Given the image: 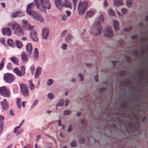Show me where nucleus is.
I'll list each match as a JSON object with an SVG mask.
<instances>
[{
	"label": "nucleus",
	"instance_id": "1",
	"mask_svg": "<svg viewBox=\"0 0 148 148\" xmlns=\"http://www.w3.org/2000/svg\"><path fill=\"white\" fill-rule=\"evenodd\" d=\"M104 18L102 14L99 15L96 18L94 22L93 27L95 30L94 34L97 36L101 34L102 31L101 24L104 23Z\"/></svg>",
	"mask_w": 148,
	"mask_h": 148
},
{
	"label": "nucleus",
	"instance_id": "2",
	"mask_svg": "<svg viewBox=\"0 0 148 148\" xmlns=\"http://www.w3.org/2000/svg\"><path fill=\"white\" fill-rule=\"evenodd\" d=\"M39 0H34L35 6L39 9H50L51 5L49 0H40V2L38 3Z\"/></svg>",
	"mask_w": 148,
	"mask_h": 148
},
{
	"label": "nucleus",
	"instance_id": "3",
	"mask_svg": "<svg viewBox=\"0 0 148 148\" xmlns=\"http://www.w3.org/2000/svg\"><path fill=\"white\" fill-rule=\"evenodd\" d=\"M8 25L12 27L14 33L18 36L23 35V31L21 29V26L15 22H10L8 23Z\"/></svg>",
	"mask_w": 148,
	"mask_h": 148
},
{
	"label": "nucleus",
	"instance_id": "4",
	"mask_svg": "<svg viewBox=\"0 0 148 148\" xmlns=\"http://www.w3.org/2000/svg\"><path fill=\"white\" fill-rule=\"evenodd\" d=\"M26 12L29 15L31 16L36 20L43 23L44 21L43 18L38 13L34 10H26Z\"/></svg>",
	"mask_w": 148,
	"mask_h": 148
},
{
	"label": "nucleus",
	"instance_id": "5",
	"mask_svg": "<svg viewBox=\"0 0 148 148\" xmlns=\"http://www.w3.org/2000/svg\"><path fill=\"white\" fill-rule=\"evenodd\" d=\"M21 91L22 95L25 97L29 96V92L28 87L25 84H21L20 85Z\"/></svg>",
	"mask_w": 148,
	"mask_h": 148
},
{
	"label": "nucleus",
	"instance_id": "6",
	"mask_svg": "<svg viewBox=\"0 0 148 148\" xmlns=\"http://www.w3.org/2000/svg\"><path fill=\"white\" fill-rule=\"evenodd\" d=\"M3 79L6 82L10 83L13 82L15 79V77L12 74L7 73L4 74Z\"/></svg>",
	"mask_w": 148,
	"mask_h": 148
},
{
	"label": "nucleus",
	"instance_id": "7",
	"mask_svg": "<svg viewBox=\"0 0 148 148\" xmlns=\"http://www.w3.org/2000/svg\"><path fill=\"white\" fill-rule=\"evenodd\" d=\"M104 35L107 37H111L114 34V32L112 28L111 27H106L103 32Z\"/></svg>",
	"mask_w": 148,
	"mask_h": 148
},
{
	"label": "nucleus",
	"instance_id": "8",
	"mask_svg": "<svg viewBox=\"0 0 148 148\" xmlns=\"http://www.w3.org/2000/svg\"><path fill=\"white\" fill-rule=\"evenodd\" d=\"M0 94L4 97L8 98L10 97L9 90L5 86L0 87Z\"/></svg>",
	"mask_w": 148,
	"mask_h": 148
},
{
	"label": "nucleus",
	"instance_id": "9",
	"mask_svg": "<svg viewBox=\"0 0 148 148\" xmlns=\"http://www.w3.org/2000/svg\"><path fill=\"white\" fill-rule=\"evenodd\" d=\"M88 6V2L86 1H80L78 5V9H86Z\"/></svg>",
	"mask_w": 148,
	"mask_h": 148
},
{
	"label": "nucleus",
	"instance_id": "10",
	"mask_svg": "<svg viewBox=\"0 0 148 148\" xmlns=\"http://www.w3.org/2000/svg\"><path fill=\"white\" fill-rule=\"evenodd\" d=\"M49 29L46 27L44 28L42 30V38L45 40L47 39L49 36Z\"/></svg>",
	"mask_w": 148,
	"mask_h": 148
},
{
	"label": "nucleus",
	"instance_id": "11",
	"mask_svg": "<svg viewBox=\"0 0 148 148\" xmlns=\"http://www.w3.org/2000/svg\"><path fill=\"white\" fill-rule=\"evenodd\" d=\"M22 23L23 27L27 29H31L34 27L33 26H31L27 21L25 20H23Z\"/></svg>",
	"mask_w": 148,
	"mask_h": 148
},
{
	"label": "nucleus",
	"instance_id": "12",
	"mask_svg": "<svg viewBox=\"0 0 148 148\" xmlns=\"http://www.w3.org/2000/svg\"><path fill=\"white\" fill-rule=\"evenodd\" d=\"M31 38L34 41L37 42L38 41V38L37 36V33L36 31H33L31 32L30 35Z\"/></svg>",
	"mask_w": 148,
	"mask_h": 148
},
{
	"label": "nucleus",
	"instance_id": "13",
	"mask_svg": "<svg viewBox=\"0 0 148 148\" xmlns=\"http://www.w3.org/2000/svg\"><path fill=\"white\" fill-rule=\"evenodd\" d=\"M25 15L24 13L21 11H19L14 13L11 15V16L13 18L21 17Z\"/></svg>",
	"mask_w": 148,
	"mask_h": 148
},
{
	"label": "nucleus",
	"instance_id": "14",
	"mask_svg": "<svg viewBox=\"0 0 148 148\" xmlns=\"http://www.w3.org/2000/svg\"><path fill=\"white\" fill-rule=\"evenodd\" d=\"M2 33L3 34L10 36L12 35V32L10 29L9 28H3L2 29Z\"/></svg>",
	"mask_w": 148,
	"mask_h": 148
},
{
	"label": "nucleus",
	"instance_id": "15",
	"mask_svg": "<svg viewBox=\"0 0 148 148\" xmlns=\"http://www.w3.org/2000/svg\"><path fill=\"white\" fill-rule=\"evenodd\" d=\"M1 104L2 110H6L8 109L9 105L5 99H4L1 102Z\"/></svg>",
	"mask_w": 148,
	"mask_h": 148
},
{
	"label": "nucleus",
	"instance_id": "16",
	"mask_svg": "<svg viewBox=\"0 0 148 148\" xmlns=\"http://www.w3.org/2000/svg\"><path fill=\"white\" fill-rule=\"evenodd\" d=\"M114 6L117 7H119L123 4L122 0H113Z\"/></svg>",
	"mask_w": 148,
	"mask_h": 148
},
{
	"label": "nucleus",
	"instance_id": "17",
	"mask_svg": "<svg viewBox=\"0 0 148 148\" xmlns=\"http://www.w3.org/2000/svg\"><path fill=\"white\" fill-rule=\"evenodd\" d=\"M26 49L28 55H30L32 54V46L31 43H28L27 44Z\"/></svg>",
	"mask_w": 148,
	"mask_h": 148
},
{
	"label": "nucleus",
	"instance_id": "18",
	"mask_svg": "<svg viewBox=\"0 0 148 148\" xmlns=\"http://www.w3.org/2000/svg\"><path fill=\"white\" fill-rule=\"evenodd\" d=\"M21 127L19 126L16 127L14 130V132L15 133L16 135L18 136L21 134L23 131V129H21Z\"/></svg>",
	"mask_w": 148,
	"mask_h": 148
},
{
	"label": "nucleus",
	"instance_id": "19",
	"mask_svg": "<svg viewBox=\"0 0 148 148\" xmlns=\"http://www.w3.org/2000/svg\"><path fill=\"white\" fill-rule=\"evenodd\" d=\"M62 6L69 9L72 8V4L68 0H64V3L63 4Z\"/></svg>",
	"mask_w": 148,
	"mask_h": 148
},
{
	"label": "nucleus",
	"instance_id": "20",
	"mask_svg": "<svg viewBox=\"0 0 148 148\" xmlns=\"http://www.w3.org/2000/svg\"><path fill=\"white\" fill-rule=\"evenodd\" d=\"M27 55L25 52H23L21 54V58L23 62H26L28 61Z\"/></svg>",
	"mask_w": 148,
	"mask_h": 148
},
{
	"label": "nucleus",
	"instance_id": "21",
	"mask_svg": "<svg viewBox=\"0 0 148 148\" xmlns=\"http://www.w3.org/2000/svg\"><path fill=\"white\" fill-rule=\"evenodd\" d=\"M113 25L115 30H118L119 29V23L116 20H114L113 21Z\"/></svg>",
	"mask_w": 148,
	"mask_h": 148
},
{
	"label": "nucleus",
	"instance_id": "22",
	"mask_svg": "<svg viewBox=\"0 0 148 148\" xmlns=\"http://www.w3.org/2000/svg\"><path fill=\"white\" fill-rule=\"evenodd\" d=\"M39 53L38 49L35 48L34 51V60H37L38 59Z\"/></svg>",
	"mask_w": 148,
	"mask_h": 148
},
{
	"label": "nucleus",
	"instance_id": "23",
	"mask_svg": "<svg viewBox=\"0 0 148 148\" xmlns=\"http://www.w3.org/2000/svg\"><path fill=\"white\" fill-rule=\"evenodd\" d=\"M41 70V68L40 67H39L37 68L35 75V78H38L40 74V72Z\"/></svg>",
	"mask_w": 148,
	"mask_h": 148
},
{
	"label": "nucleus",
	"instance_id": "24",
	"mask_svg": "<svg viewBox=\"0 0 148 148\" xmlns=\"http://www.w3.org/2000/svg\"><path fill=\"white\" fill-rule=\"evenodd\" d=\"M95 11L93 10H91L88 11L86 13V18H87V16H88L89 17H91L95 14Z\"/></svg>",
	"mask_w": 148,
	"mask_h": 148
},
{
	"label": "nucleus",
	"instance_id": "25",
	"mask_svg": "<svg viewBox=\"0 0 148 148\" xmlns=\"http://www.w3.org/2000/svg\"><path fill=\"white\" fill-rule=\"evenodd\" d=\"M4 117L2 116H0V133H1L3 130V124L2 120H4Z\"/></svg>",
	"mask_w": 148,
	"mask_h": 148
},
{
	"label": "nucleus",
	"instance_id": "26",
	"mask_svg": "<svg viewBox=\"0 0 148 148\" xmlns=\"http://www.w3.org/2000/svg\"><path fill=\"white\" fill-rule=\"evenodd\" d=\"M13 71L14 73L19 76L22 77L24 76L23 75L21 74V71L18 68H14L13 69Z\"/></svg>",
	"mask_w": 148,
	"mask_h": 148
},
{
	"label": "nucleus",
	"instance_id": "27",
	"mask_svg": "<svg viewBox=\"0 0 148 148\" xmlns=\"http://www.w3.org/2000/svg\"><path fill=\"white\" fill-rule=\"evenodd\" d=\"M56 5L57 7L62 6L63 1L62 0H55Z\"/></svg>",
	"mask_w": 148,
	"mask_h": 148
},
{
	"label": "nucleus",
	"instance_id": "28",
	"mask_svg": "<svg viewBox=\"0 0 148 148\" xmlns=\"http://www.w3.org/2000/svg\"><path fill=\"white\" fill-rule=\"evenodd\" d=\"M29 87L30 90H34L35 86L33 84L32 79H30L29 81Z\"/></svg>",
	"mask_w": 148,
	"mask_h": 148
},
{
	"label": "nucleus",
	"instance_id": "29",
	"mask_svg": "<svg viewBox=\"0 0 148 148\" xmlns=\"http://www.w3.org/2000/svg\"><path fill=\"white\" fill-rule=\"evenodd\" d=\"M72 39V37L71 35L70 34H68L65 38V42L66 43H69L70 42Z\"/></svg>",
	"mask_w": 148,
	"mask_h": 148
},
{
	"label": "nucleus",
	"instance_id": "30",
	"mask_svg": "<svg viewBox=\"0 0 148 148\" xmlns=\"http://www.w3.org/2000/svg\"><path fill=\"white\" fill-rule=\"evenodd\" d=\"M10 60L13 62V63L15 64H18V59L15 57H13L10 58Z\"/></svg>",
	"mask_w": 148,
	"mask_h": 148
},
{
	"label": "nucleus",
	"instance_id": "31",
	"mask_svg": "<svg viewBox=\"0 0 148 148\" xmlns=\"http://www.w3.org/2000/svg\"><path fill=\"white\" fill-rule=\"evenodd\" d=\"M7 43L8 44L12 47H14L15 46L14 43H13L12 40L11 39H8L7 40Z\"/></svg>",
	"mask_w": 148,
	"mask_h": 148
},
{
	"label": "nucleus",
	"instance_id": "32",
	"mask_svg": "<svg viewBox=\"0 0 148 148\" xmlns=\"http://www.w3.org/2000/svg\"><path fill=\"white\" fill-rule=\"evenodd\" d=\"M15 43L16 46L18 48L21 49L22 47V44L20 41L16 40L15 41Z\"/></svg>",
	"mask_w": 148,
	"mask_h": 148
},
{
	"label": "nucleus",
	"instance_id": "33",
	"mask_svg": "<svg viewBox=\"0 0 148 148\" xmlns=\"http://www.w3.org/2000/svg\"><path fill=\"white\" fill-rule=\"evenodd\" d=\"M21 98H17L16 99V102L18 108L21 109Z\"/></svg>",
	"mask_w": 148,
	"mask_h": 148
},
{
	"label": "nucleus",
	"instance_id": "34",
	"mask_svg": "<svg viewBox=\"0 0 148 148\" xmlns=\"http://www.w3.org/2000/svg\"><path fill=\"white\" fill-rule=\"evenodd\" d=\"M5 58H3L0 63V70H1L4 66V62L5 61Z\"/></svg>",
	"mask_w": 148,
	"mask_h": 148
},
{
	"label": "nucleus",
	"instance_id": "35",
	"mask_svg": "<svg viewBox=\"0 0 148 148\" xmlns=\"http://www.w3.org/2000/svg\"><path fill=\"white\" fill-rule=\"evenodd\" d=\"M34 3H31L27 6L26 9H31L34 8Z\"/></svg>",
	"mask_w": 148,
	"mask_h": 148
},
{
	"label": "nucleus",
	"instance_id": "36",
	"mask_svg": "<svg viewBox=\"0 0 148 148\" xmlns=\"http://www.w3.org/2000/svg\"><path fill=\"white\" fill-rule=\"evenodd\" d=\"M67 47V45L65 43H62L61 45V48L63 50H66V49Z\"/></svg>",
	"mask_w": 148,
	"mask_h": 148
},
{
	"label": "nucleus",
	"instance_id": "37",
	"mask_svg": "<svg viewBox=\"0 0 148 148\" xmlns=\"http://www.w3.org/2000/svg\"><path fill=\"white\" fill-rule=\"evenodd\" d=\"M38 102V100L37 99H35L34 100L33 102V103L32 104V105L31 106V109H32L34 108L36 105V104H37Z\"/></svg>",
	"mask_w": 148,
	"mask_h": 148
},
{
	"label": "nucleus",
	"instance_id": "38",
	"mask_svg": "<svg viewBox=\"0 0 148 148\" xmlns=\"http://www.w3.org/2000/svg\"><path fill=\"white\" fill-rule=\"evenodd\" d=\"M62 21H67L68 19L67 17L64 14H63L61 17Z\"/></svg>",
	"mask_w": 148,
	"mask_h": 148
},
{
	"label": "nucleus",
	"instance_id": "39",
	"mask_svg": "<svg viewBox=\"0 0 148 148\" xmlns=\"http://www.w3.org/2000/svg\"><path fill=\"white\" fill-rule=\"evenodd\" d=\"M132 3V1L126 0V5L128 7H130Z\"/></svg>",
	"mask_w": 148,
	"mask_h": 148
},
{
	"label": "nucleus",
	"instance_id": "40",
	"mask_svg": "<svg viewBox=\"0 0 148 148\" xmlns=\"http://www.w3.org/2000/svg\"><path fill=\"white\" fill-rule=\"evenodd\" d=\"M85 141V139L82 137L80 138H79L78 142L80 144L84 143Z\"/></svg>",
	"mask_w": 148,
	"mask_h": 148
},
{
	"label": "nucleus",
	"instance_id": "41",
	"mask_svg": "<svg viewBox=\"0 0 148 148\" xmlns=\"http://www.w3.org/2000/svg\"><path fill=\"white\" fill-rule=\"evenodd\" d=\"M71 146L72 147H75L77 146V144L76 141L73 140L71 143Z\"/></svg>",
	"mask_w": 148,
	"mask_h": 148
},
{
	"label": "nucleus",
	"instance_id": "42",
	"mask_svg": "<svg viewBox=\"0 0 148 148\" xmlns=\"http://www.w3.org/2000/svg\"><path fill=\"white\" fill-rule=\"evenodd\" d=\"M48 97L49 99L52 100L54 98V95L52 93H49L48 94Z\"/></svg>",
	"mask_w": 148,
	"mask_h": 148
},
{
	"label": "nucleus",
	"instance_id": "43",
	"mask_svg": "<svg viewBox=\"0 0 148 148\" xmlns=\"http://www.w3.org/2000/svg\"><path fill=\"white\" fill-rule=\"evenodd\" d=\"M21 75H24L25 73V69L24 66H22L21 67Z\"/></svg>",
	"mask_w": 148,
	"mask_h": 148
},
{
	"label": "nucleus",
	"instance_id": "44",
	"mask_svg": "<svg viewBox=\"0 0 148 148\" xmlns=\"http://www.w3.org/2000/svg\"><path fill=\"white\" fill-rule=\"evenodd\" d=\"M7 68L9 69H12L13 68L12 64L10 62L8 63L7 65Z\"/></svg>",
	"mask_w": 148,
	"mask_h": 148
},
{
	"label": "nucleus",
	"instance_id": "45",
	"mask_svg": "<svg viewBox=\"0 0 148 148\" xmlns=\"http://www.w3.org/2000/svg\"><path fill=\"white\" fill-rule=\"evenodd\" d=\"M71 111L69 110H66L64 111L63 115H69L71 113Z\"/></svg>",
	"mask_w": 148,
	"mask_h": 148
},
{
	"label": "nucleus",
	"instance_id": "46",
	"mask_svg": "<svg viewBox=\"0 0 148 148\" xmlns=\"http://www.w3.org/2000/svg\"><path fill=\"white\" fill-rule=\"evenodd\" d=\"M108 13L110 15L112 16H114L115 15V13L113 10H109Z\"/></svg>",
	"mask_w": 148,
	"mask_h": 148
},
{
	"label": "nucleus",
	"instance_id": "47",
	"mask_svg": "<svg viewBox=\"0 0 148 148\" xmlns=\"http://www.w3.org/2000/svg\"><path fill=\"white\" fill-rule=\"evenodd\" d=\"M85 10H78V14L80 15H82L84 14Z\"/></svg>",
	"mask_w": 148,
	"mask_h": 148
},
{
	"label": "nucleus",
	"instance_id": "48",
	"mask_svg": "<svg viewBox=\"0 0 148 148\" xmlns=\"http://www.w3.org/2000/svg\"><path fill=\"white\" fill-rule=\"evenodd\" d=\"M53 82V80L51 79H50L48 80L47 82V85L49 86L51 85Z\"/></svg>",
	"mask_w": 148,
	"mask_h": 148
},
{
	"label": "nucleus",
	"instance_id": "49",
	"mask_svg": "<svg viewBox=\"0 0 148 148\" xmlns=\"http://www.w3.org/2000/svg\"><path fill=\"white\" fill-rule=\"evenodd\" d=\"M63 101L62 99H61L58 102L57 106L59 107H60L63 105Z\"/></svg>",
	"mask_w": 148,
	"mask_h": 148
},
{
	"label": "nucleus",
	"instance_id": "50",
	"mask_svg": "<svg viewBox=\"0 0 148 148\" xmlns=\"http://www.w3.org/2000/svg\"><path fill=\"white\" fill-rule=\"evenodd\" d=\"M35 66L34 65H32L30 68V70L31 71V73L32 74H33L34 73V71L35 69Z\"/></svg>",
	"mask_w": 148,
	"mask_h": 148
},
{
	"label": "nucleus",
	"instance_id": "51",
	"mask_svg": "<svg viewBox=\"0 0 148 148\" xmlns=\"http://www.w3.org/2000/svg\"><path fill=\"white\" fill-rule=\"evenodd\" d=\"M68 32L66 30H64L63 31L62 34V37H64L67 34Z\"/></svg>",
	"mask_w": 148,
	"mask_h": 148
},
{
	"label": "nucleus",
	"instance_id": "52",
	"mask_svg": "<svg viewBox=\"0 0 148 148\" xmlns=\"http://www.w3.org/2000/svg\"><path fill=\"white\" fill-rule=\"evenodd\" d=\"M126 74V72L125 71H121L119 73L120 75L122 76H123V75Z\"/></svg>",
	"mask_w": 148,
	"mask_h": 148
},
{
	"label": "nucleus",
	"instance_id": "53",
	"mask_svg": "<svg viewBox=\"0 0 148 148\" xmlns=\"http://www.w3.org/2000/svg\"><path fill=\"white\" fill-rule=\"evenodd\" d=\"M132 29V27H130L127 28H124L123 30L124 31L126 32H129Z\"/></svg>",
	"mask_w": 148,
	"mask_h": 148
},
{
	"label": "nucleus",
	"instance_id": "54",
	"mask_svg": "<svg viewBox=\"0 0 148 148\" xmlns=\"http://www.w3.org/2000/svg\"><path fill=\"white\" fill-rule=\"evenodd\" d=\"M73 127V126L71 125H70L69 126V127L68 129V131L69 132H70L71 131Z\"/></svg>",
	"mask_w": 148,
	"mask_h": 148
},
{
	"label": "nucleus",
	"instance_id": "55",
	"mask_svg": "<svg viewBox=\"0 0 148 148\" xmlns=\"http://www.w3.org/2000/svg\"><path fill=\"white\" fill-rule=\"evenodd\" d=\"M147 40V38L146 36L141 37L140 38V41L141 42H143Z\"/></svg>",
	"mask_w": 148,
	"mask_h": 148
},
{
	"label": "nucleus",
	"instance_id": "56",
	"mask_svg": "<svg viewBox=\"0 0 148 148\" xmlns=\"http://www.w3.org/2000/svg\"><path fill=\"white\" fill-rule=\"evenodd\" d=\"M108 3L107 0H105L103 2V6L106 7L108 6Z\"/></svg>",
	"mask_w": 148,
	"mask_h": 148
},
{
	"label": "nucleus",
	"instance_id": "57",
	"mask_svg": "<svg viewBox=\"0 0 148 148\" xmlns=\"http://www.w3.org/2000/svg\"><path fill=\"white\" fill-rule=\"evenodd\" d=\"M70 102V100L69 99H67L65 100V106H67L69 105V104Z\"/></svg>",
	"mask_w": 148,
	"mask_h": 148
},
{
	"label": "nucleus",
	"instance_id": "58",
	"mask_svg": "<svg viewBox=\"0 0 148 148\" xmlns=\"http://www.w3.org/2000/svg\"><path fill=\"white\" fill-rule=\"evenodd\" d=\"M131 38L133 39H135V41H137L138 40V37L136 35L132 36Z\"/></svg>",
	"mask_w": 148,
	"mask_h": 148
},
{
	"label": "nucleus",
	"instance_id": "59",
	"mask_svg": "<svg viewBox=\"0 0 148 148\" xmlns=\"http://www.w3.org/2000/svg\"><path fill=\"white\" fill-rule=\"evenodd\" d=\"M78 76L80 78L81 81H83L84 80V77L83 75L82 74H80L78 75Z\"/></svg>",
	"mask_w": 148,
	"mask_h": 148
},
{
	"label": "nucleus",
	"instance_id": "60",
	"mask_svg": "<svg viewBox=\"0 0 148 148\" xmlns=\"http://www.w3.org/2000/svg\"><path fill=\"white\" fill-rule=\"evenodd\" d=\"M73 3L74 9H75V7L76 5L77 0H72Z\"/></svg>",
	"mask_w": 148,
	"mask_h": 148
},
{
	"label": "nucleus",
	"instance_id": "61",
	"mask_svg": "<svg viewBox=\"0 0 148 148\" xmlns=\"http://www.w3.org/2000/svg\"><path fill=\"white\" fill-rule=\"evenodd\" d=\"M66 12L67 14V16H70L71 14V12L69 10L66 11Z\"/></svg>",
	"mask_w": 148,
	"mask_h": 148
},
{
	"label": "nucleus",
	"instance_id": "62",
	"mask_svg": "<svg viewBox=\"0 0 148 148\" xmlns=\"http://www.w3.org/2000/svg\"><path fill=\"white\" fill-rule=\"evenodd\" d=\"M121 12H122V14H125L127 12V10H120Z\"/></svg>",
	"mask_w": 148,
	"mask_h": 148
},
{
	"label": "nucleus",
	"instance_id": "63",
	"mask_svg": "<svg viewBox=\"0 0 148 148\" xmlns=\"http://www.w3.org/2000/svg\"><path fill=\"white\" fill-rule=\"evenodd\" d=\"M118 62V61H112V63L113 64L114 66L115 67L116 66V63Z\"/></svg>",
	"mask_w": 148,
	"mask_h": 148
},
{
	"label": "nucleus",
	"instance_id": "64",
	"mask_svg": "<svg viewBox=\"0 0 148 148\" xmlns=\"http://www.w3.org/2000/svg\"><path fill=\"white\" fill-rule=\"evenodd\" d=\"M10 115L11 116H13L14 115V113L13 111L12 110H11L10 111Z\"/></svg>",
	"mask_w": 148,
	"mask_h": 148
}]
</instances>
